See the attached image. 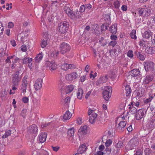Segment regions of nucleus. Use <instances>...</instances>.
Listing matches in <instances>:
<instances>
[{"instance_id": "f257e3e1", "label": "nucleus", "mask_w": 155, "mask_h": 155, "mask_svg": "<svg viewBox=\"0 0 155 155\" xmlns=\"http://www.w3.org/2000/svg\"><path fill=\"white\" fill-rule=\"evenodd\" d=\"M69 26L68 22L66 21L61 22L58 25V30L61 33L64 34L68 30Z\"/></svg>"}, {"instance_id": "f03ea898", "label": "nucleus", "mask_w": 155, "mask_h": 155, "mask_svg": "<svg viewBox=\"0 0 155 155\" xmlns=\"http://www.w3.org/2000/svg\"><path fill=\"white\" fill-rule=\"evenodd\" d=\"M146 6L144 5L143 8H139L138 9V14L140 16L148 17L151 14V10L148 8H145Z\"/></svg>"}, {"instance_id": "7ed1b4c3", "label": "nucleus", "mask_w": 155, "mask_h": 155, "mask_svg": "<svg viewBox=\"0 0 155 155\" xmlns=\"http://www.w3.org/2000/svg\"><path fill=\"white\" fill-rule=\"evenodd\" d=\"M71 49L70 46L67 43L62 42L60 45V52L61 54H64L70 51Z\"/></svg>"}, {"instance_id": "20e7f679", "label": "nucleus", "mask_w": 155, "mask_h": 155, "mask_svg": "<svg viewBox=\"0 0 155 155\" xmlns=\"http://www.w3.org/2000/svg\"><path fill=\"white\" fill-rule=\"evenodd\" d=\"M112 91L111 87L107 86L104 87L102 94L103 97L106 101H108L109 98L110 97Z\"/></svg>"}, {"instance_id": "39448f33", "label": "nucleus", "mask_w": 155, "mask_h": 155, "mask_svg": "<svg viewBox=\"0 0 155 155\" xmlns=\"http://www.w3.org/2000/svg\"><path fill=\"white\" fill-rule=\"evenodd\" d=\"M147 110L145 109H141L139 110L136 112L135 117L136 120H139L144 117L146 113Z\"/></svg>"}, {"instance_id": "423d86ee", "label": "nucleus", "mask_w": 155, "mask_h": 155, "mask_svg": "<svg viewBox=\"0 0 155 155\" xmlns=\"http://www.w3.org/2000/svg\"><path fill=\"white\" fill-rule=\"evenodd\" d=\"M145 70L146 71H153L154 70V64L151 61L144 62L143 64Z\"/></svg>"}, {"instance_id": "0eeeda50", "label": "nucleus", "mask_w": 155, "mask_h": 155, "mask_svg": "<svg viewBox=\"0 0 155 155\" xmlns=\"http://www.w3.org/2000/svg\"><path fill=\"white\" fill-rule=\"evenodd\" d=\"M19 71H16L12 78L13 86H16L18 84L20 79L19 78Z\"/></svg>"}, {"instance_id": "6e6552de", "label": "nucleus", "mask_w": 155, "mask_h": 155, "mask_svg": "<svg viewBox=\"0 0 155 155\" xmlns=\"http://www.w3.org/2000/svg\"><path fill=\"white\" fill-rule=\"evenodd\" d=\"M45 65L47 69L48 68L51 70H55L57 67V64L54 61H51V62L47 61L45 64Z\"/></svg>"}, {"instance_id": "1a4fd4ad", "label": "nucleus", "mask_w": 155, "mask_h": 155, "mask_svg": "<svg viewBox=\"0 0 155 155\" xmlns=\"http://www.w3.org/2000/svg\"><path fill=\"white\" fill-rule=\"evenodd\" d=\"M129 73L132 77L138 78L140 75V71L138 69H134L130 71Z\"/></svg>"}, {"instance_id": "9d476101", "label": "nucleus", "mask_w": 155, "mask_h": 155, "mask_svg": "<svg viewBox=\"0 0 155 155\" xmlns=\"http://www.w3.org/2000/svg\"><path fill=\"white\" fill-rule=\"evenodd\" d=\"M42 80L41 78H38L36 81L35 84V88L37 91L40 89L42 87Z\"/></svg>"}, {"instance_id": "9b49d317", "label": "nucleus", "mask_w": 155, "mask_h": 155, "mask_svg": "<svg viewBox=\"0 0 155 155\" xmlns=\"http://www.w3.org/2000/svg\"><path fill=\"white\" fill-rule=\"evenodd\" d=\"M22 83L21 84V90H22L23 93H25L26 92V89L28 85L27 81V78L25 77L22 79Z\"/></svg>"}, {"instance_id": "f8f14e48", "label": "nucleus", "mask_w": 155, "mask_h": 155, "mask_svg": "<svg viewBox=\"0 0 155 155\" xmlns=\"http://www.w3.org/2000/svg\"><path fill=\"white\" fill-rule=\"evenodd\" d=\"M80 12H78L77 10L76 11L73 12L70 14L69 17L72 19H75L76 18H79L81 16H80Z\"/></svg>"}, {"instance_id": "ddd939ff", "label": "nucleus", "mask_w": 155, "mask_h": 155, "mask_svg": "<svg viewBox=\"0 0 155 155\" xmlns=\"http://www.w3.org/2000/svg\"><path fill=\"white\" fill-rule=\"evenodd\" d=\"M153 78L154 76L152 74L147 75L143 80V83L145 84H148L153 80Z\"/></svg>"}, {"instance_id": "4468645a", "label": "nucleus", "mask_w": 155, "mask_h": 155, "mask_svg": "<svg viewBox=\"0 0 155 155\" xmlns=\"http://www.w3.org/2000/svg\"><path fill=\"white\" fill-rule=\"evenodd\" d=\"M47 133H41L39 135L38 137L40 143H42L45 142L47 137Z\"/></svg>"}, {"instance_id": "2eb2a0df", "label": "nucleus", "mask_w": 155, "mask_h": 155, "mask_svg": "<svg viewBox=\"0 0 155 155\" xmlns=\"http://www.w3.org/2000/svg\"><path fill=\"white\" fill-rule=\"evenodd\" d=\"M38 128L35 124H33L28 127V131L31 133H36L38 131Z\"/></svg>"}, {"instance_id": "dca6fc26", "label": "nucleus", "mask_w": 155, "mask_h": 155, "mask_svg": "<svg viewBox=\"0 0 155 155\" xmlns=\"http://www.w3.org/2000/svg\"><path fill=\"white\" fill-rule=\"evenodd\" d=\"M87 149V147L85 144H83L79 146L77 152L80 154H82L85 152Z\"/></svg>"}, {"instance_id": "f3484780", "label": "nucleus", "mask_w": 155, "mask_h": 155, "mask_svg": "<svg viewBox=\"0 0 155 155\" xmlns=\"http://www.w3.org/2000/svg\"><path fill=\"white\" fill-rule=\"evenodd\" d=\"M97 116V114L96 113H93L90 117L89 120V122L91 124H93L95 122V119Z\"/></svg>"}, {"instance_id": "a211bd4d", "label": "nucleus", "mask_w": 155, "mask_h": 155, "mask_svg": "<svg viewBox=\"0 0 155 155\" xmlns=\"http://www.w3.org/2000/svg\"><path fill=\"white\" fill-rule=\"evenodd\" d=\"M109 31L112 34H116L117 32V25H112L109 28Z\"/></svg>"}, {"instance_id": "6ab92c4d", "label": "nucleus", "mask_w": 155, "mask_h": 155, "mask_svg": "<svg viewBox=\"0 0 155 155\" xmlns=\"http://www.w3.org/2000/svg\"><path fill=\"white\" fill-rule=\"evenodd\" d=\"M64 10L66 13L69 16L70 14L72 13V12L70 8L69 5L66 4L64 7Z\"/></svg>"}, {"instance_id": "aec40b11", "label": "nucleus", "mask_w": 155, "mask_h": 155, "mask_svg": "<svg viewBox=\"0 0 155 155\" xmlns=\"http://www.w3.org/2000/svg\"><path fill=\"white\" fill-rule=\"evenodd\" d=\"M147 126L148 128H153L155 127V119H153L148 123Z\"/></svg>"}, {"instance_id": "412c9836", "label": "nucleus", "mask_w": 155, "mask_h": 155, "mask_svg": "<svg viewBox=\"0 0 155 155\" xmlns=\"http://www.w3.org/2000/svg\"><path fill=\"white\" fill-rule=\"evenodd\" d=\"M87 127H81L79 130L78 132L81 135H84L87 134Z\"/></svg>"}, {"instance_id": "4be33fe9", "label": "nucleus", "mask_w": 155, "mask_h": 155, "mask_svg": "<svg viewBox=\"0 0 155 155\" xmlns=\"http://www.w3.org/2000/svg\"><path fill=\"white\" fill-rule=\"evenodd\" d=\"M72 115L71 113H70L68 110H67L64 115L63 118L65 120H68L71 118Z\"/></svg>"}, {"instance_id": "5701e85b", "label": "nucleus", "mask_w": 155, "mask_h": 155, "mask_svg": "<svg viewBox=\"0 0 155 155\" xmlns=\"http://www.w3.org/2000/svg\"><path fill=\"white\" fill-rule=\"evenodd\" d=\"M74 128L73 127L69 129L67 132L68 136L70 137L71 139H72L73 138V136L74 135Z\"/></svg>"}, {"instance_id": "b1692460", "label": "nucleus", "mask_w": 155, "mask_h": 155, "mask_svg": "<svg viewBox=\"0 0 155 155\" xmlns=\"http://www.w3.org/2000/svg\"><path fill=\"white\" fill-rule=\"evenodd\" d=\"M151 32L150 31L148 30L144 32L143 35V37L144 38L148 39L151 36Z\"/></svg>"}, {"instance_id": "393cba45", "label": "nucleus", "mask_w": 155, "mask_h": 155, "mask_svg": "<svg viewBox=\"0 0 155 155\" xmlns=\"http://www.w3.org/2000/svg\"><path fill=\"white\" fill-rule=\"evenodd\" d=\"M146 50V52L147 54H152L155 53V47H150L147 48Z\"/></svg>"}, {"instance_id": "a878e982", "label": "nucleus", "mask_w": 155, "mask_h": 155, "mask_svg": "<svg viewBox=\"0 0 155 155\" xmlns=\"http://www.w3.org/2000/svg\"><path fill=\"white\" fill-rule=\"evenodd\" d=\"M83 94V90L81 88H79L78 89V92L77 94V98L79 99H81Z\"/></svg>"}, {"instance_id": "bb28decb", "label": "nucleus", "mask_w": 155, "mask_h": 155, "mask_svg": "<svg viewBox=\"0 0 155 155\" xmlns=\"http://www.w3.org/2000/svg\"><path fill=\"white\" fill-rule=\"evenodd\" d=\"M135 54L137 58L140 60L144 61L145 59V58L144 55L142 54L140 52L136 51L135 52Z\"/></svg>"}, {"instance_id": "cd10ccee", "label": "nucleus", "mask_w": 155, "mask_h": 155, "mask_svg": "<svg viewBox=\"0 0 155 155\" xmlns=\"http://www.w3.org/2000/svg\"><path fill=\"white\" fill-rule=\"evenodd\" d=\"M107 76L105 75L100 78L98 80V81L100 83H103L106 82L107 80Z\"/></svg>"}, {"instance_id": "c85d7f7f", "label": "nucleus", "mask_w": 155, "mask_h": 155, "mask_svg": "<svg viewBox=\"0 0 155 155\" xmlns=\"http://www.w3.org/2000/svg\"><path fill=\"white\" fill-rule=\"evenodd\" d=\"M126 125V122L125 121H121L119 124L117 128L118 129L121 130L124 128Z\"/></svg>"}, {"instance_id": "c756f323", "label": "nucleus", "mask_w": 155, "mask_h": 155, "mask_svg": "<svg viewBox=\"0 0 155 155\" xmlns=\"http://www.w3.org/2000/svg\"><path fill=\"white\" fill-rule=\"evenodd\" d=\"M125 87L126 91V96H128L131 93V90L129 86L128 85H126Z\"/></svg>"}, {"instance_id": "7c9ffc66", "label": "nucleus", "mask_w": 155, "mask_h": 155, "mask_svg": "<svg viewBox=\"0 0 155 155\" xmlns=\"http://www.w3.org/2000/svg\"><path fill=\"white\" fill-rule=\"evenodd\" d=\"M42 57L43 55L41 53L38 54L35 58V62L38 63L42 59Z\"/></svg>"}, {"instance_id": "2f4dec72", "label": "nucleus", "mask_w": 155, "mask_h": 155, "mask_svg": "<svg viewBox=\"0 0 155 155\" xmlns=\"http://www.w3.org/2000/svg\"><path fill=\"white\" fill-rule=\"evenodd\" d=\"M69 64L66 63H64L61 65L62 69L65 71L69 69Z\"/></svg>"}, {"instance_id": "473e14b6", "label": "nucleus", "mask_w": 155, "mask_h": 155, "mask_svg": "<svg viewBox=\"0 0 155 155\" xmlns=\"http://www.w3.org/2000/svg\"><path fill=\"white\" fill-rule=\"evenodd\" d=\"M109 77L112 80H114L116 77V74L115 71L111 70L109 74Z\"/></svg>"}, {"instance_id": "72a5a7b5", "label": "nucleus", "mask_w": 155, "mask_h": 155, "mask_svg": "<svg viewBox=\"0 0 155 155\" xmlns=\"http://www.w3.org/2000/svg\"><path fill=\"white\" fill-rule=\"evenodd\" d=\"M130 143H132L131 146L133 148L135 147L138 144V141L137 139L131 140H130Z\"/></svg>"}, {"instance_id": "f704fd0d", "label": "nucleus", "mask_w": 155, "mask_h": 155, "mask_svg": "<svg viewBox=\"0 0 155 155\" xmlns=\"http://www.w3.org/2000/svg\"><path fill=\"white\" fill-rule=\"evenodd\" d=\"M59 84L60 85L61 88L60 90L61 91V94H64V85L63 84V82L61 80H60L59 81Z\"/></svg>"}, {"instance_id": "c9c22d12", "label": "nucleus", "mask_w": 155, "mask_h": 155, "mask_svg": "<svg viewBox=\"0 0 155 155\" xmlns=\"http://www.w3.org/2000/svg\"><path fill=\"white\" fill-rule=\"evenodd\" d=\"M136 33V31L135 30H132L131 32L130 33V35L131 37L134 39H137V36L135 35Z\"/></svg>"}, {"instance_id": "e433bc0d", "label": "nucleus", "mask_w": 155, "mask_h": 155, "mask_svg": "<svg viewBox=\"0 0 155 155\" xmlns=\"http://www.w3.org/2000/svg\"><path fill=\"white\" fill-rule=\"evenodd\" d=\"M12 131L11 130H7L5 131V134L3 135L2 137V138H6L7 137L11 134Z\"/></svg>"}, {"instance_id": "4c0bfd02", "label": "nucleus", "mask_w": 155, "mask_h": 155, "mask_svg": "<svg viewBox=\"0 0 155 155\" xmlns=\"http://www.w3.org/2000/svg\"><path fill=\"white\" fill-rule=\"evenodd\" d=\"M47 41L44 40V39H42V41L41 43V46L42 48H44L47 45Z\"/></svg>"}, {"instance_id": "58836bf2", "label": "nucleus", "mask_w": 155, "mask_h": 155, "mask_svg": "<svg viewBox=\"0 0 155 155\" xmlns=\"http://www.w3.org/2000/svg\"><path fill=\"white\" fill-rule=\"evenodd\" d=\"M151 150L149 148H146L144 150L145 155H150L151 152Z\"/></svg>"}, {"instance_id": "ea45409f", "label": "nucleus", "mask_w": 155, "mask_h": 155, "mask_svg": "<svg viewBox=\"0 0 155 155\" xmlns=\"http://www.w3.org/2000/svg\"><path fill=\"white\" fill-rule=\"evenodd\" d=\"M74 86L73 85H71L70 86H69L67 89V92H66V94H67L68 93H70L74 89Z\"/></svg>"}, {"instance_id": "a19ab883", "label": "nucleus", "mask_w": 155, "mask_h": 155, "mask_svg": "<svg viewBox=\"0 0 155 155\" xmlns=\"http://www.w3.org/2000/svg\"><path fill=\"white\" fill-rule=\"evenodd\" d=\"M129 109L130 110V111H131L133 114L136 113L137 111V109L133 106H130L129 107Z\"/></svg>"}, {"instance_id": "79ce46f5", "label": "nucleus", "mask_w": 155, "mask_h": 155, "mask_svg": "<svg viewBox=\"0 0 155 155\" xmlns=\"http://www.w3.org/2000/svg\"><path fill=\"white\" fill-rule=\"evenodd\" d=\"M27 111V109H23L22 110L21 113L20 114L21 116L23 117L24 118H25V116H26V113Z\"/></svg>"}, {"instance_id": "37998d69", "label": "nucleus", "mask_w": 155, "mask_h": 155, "mask_svg": "<svg viewBox=\"0 0 155 155\" xmlns=\"http://www.w3.org/2000/svg\"><path fill=\"white\" fill-rule=\"evenodd\" d=\"M112 141L110 139L107 140L105 143V146L107 147H109L112 143Z\"/></svg>"}, {"instance_id": "c03bdc74", "label": "nucleus", "mask_w": 155, "mask_h": 155, "mask_svg": "<svg viewBox=\"0 0 155 155\" xmlns=\"http://www.w3.org/2000/svg\"><path fill=\"white\" fill-rule=\"evenodd\" d=\"M71 75L72 80L75 79L78 77V75L76 72H73L71 73Z\"/></svg>"}, {"instance_id": "a18cd8bd", "label": "nucleus", "mask_w": 155, "mask_h": 155, "mask_svg": "<svg viewBox=\"0 0 155 155\" xmlns=\"http://www.w3.org/2000/svg\"><path fill=\"white\" fill-rule=\"evenodd\" d=\"M143 150L140 149H138L136 151V153L134 155H142Z\"/></svg>"}, {"instance_id": "49530a36", "label": "nucleus", "mask_w": 155, "mask_h": 155, "mask_svg": "<svg viewBox=\"0 0 155 155\" xmlns=\"http://www.w3.org/2000/svg\"><path fill=\"white\" fill-rule=\"evenodd\" d=\"M123 146L124 144L123 142L121 141H119L118 142L116 146L118 148H120L123 147Z\"/></svg>"}, {"instance_id": "de8ad7c7", "label": "nucleus", "mask_w": 155, "mask_h": 155, "mask_svg": "<svg viewBox=\"0 0 155 155\" xmlns=\"http://www.w3.org/2000/svg\"><path fill=\"white\" fill-rule=\"evenodd\" d=\"M153 98V97L152 96L150 97L149 98H147L144 101V103L146 104L148 103L151 101Z\"/></svg>"}, {"instance_id": "09e8293b", "label": "nucleus", "mask_w": 155, "mask_h": 155, "mask_svg": "<svg viewBox=\"0 0 155 155\" xmlns=\"http://www.w3.org/2000/svg\"><path fill=\"white\" fill-rule=\"evenodd\" d=\"M145 41L143 40H141L139 42V45L141 46H142L143 47H144L146 46V45L145 43Z\"/></svg>"}, {"instance_id": "8fccbe9b", "label": "nucleus", "mask_w": 155, "mask_h": 155, "mask_svg": "<svg viewBox=\"0 0 155 155\" xmlns=\"http://www.w3.org/2000/svg\"><path fill=\"white\" fill-rule=\"evenodd\" d=\"M70 97H67L64 101V104H69L70 101Z\"/></svg>"}, {"instance_id": "3c124183", "label": "nucleus", "mask_w": 155, "mask_h": 155, "mask_svg": "<svg viewBox=\"0 0 155 155\" xmlns=\"http://www.w3.org/2000/svg\"><path fill=\"white\" fill-rule=\"evenodd\" d=\"M114 5L115 8H118L120 6V3L118 1H117L114 3Z\"/></svg>"}, {"instance_id": "603ef678", "label": "nucleus", "mask_w": 155, "mask_h": 155, "mask_svg": "<svg viewBox=\"0 0 155 155\" xmlns=\"http://www.w3.org/2000/svg\"><path fill=\"white\" fill-rule=\"evenodd\" d=\"M117 44V42L116 41H112L109 43V45L114 47Z\"/></svg>"}, {"instance_id": "864d4df0", "label": "nucleus", "mask_w": 155, "mask_h": 155, "mask_svg": "<svg viewBox=\"0 0 155 155\" xmlns=\"http://www.w3.org/2000/svg\"><path fill=\"white\" fill-rule=\"evenodd\" d=\"M65 78L67 80H72V76H71V73L70 74H67L65 76Z\"/></svg>"}, {"instance_id": "5fc2aeb1", "label": "nucleus", "mask_w": 155, "mask_h": 155, "mask_svg": "<svg viewBox=\"0 0 155 155\" xmlns=\"http://www.w3.org/2000/svg\"><path fill=\"white\" fill-rule=\"evenodd\" d=\"M21 50L23 52H26L27 51L26 46L25 45H22L21 47Z\"/></svg>"}, {"instance_id": "6e6d98bb", "label": "nucleus", "mask_w": 155, "mask_h": 155, "mask_svg": "<svg viewBox=\"0 0 155 155\" xmlns=\"http://www.w3.org/2000/svg\"><path fill=\"white\" fill-rule=\"evenodd\" d=\"M127 55L130 58H132L133 56V51L132 50H129L127 53Z\"/></svg>"}, {"instance_id": "4d7b16f0", "label": "nucleus", "mask_w": 155, "mask_h": 155, "mask_svg": "<svg viewBox=\"0 0 155 155\" xmlns=\"http://www.w3.org/2000/svg\"><path fill=\"white\" fill-rule=\"evenodd\" d=\"M114 34H112L110 36V39L111 40H114V41H116L117 39V36L116 35H114Z\"/></svg>"}, {"instance_id": "13d9d810", "label": "nucleus", "mask_w": 155, "mask_h": 155, "mask_svg": "<svg viewBox=\"0 0 155 155\" xmlns=\"http://www.w3.org/2000/svg\"><path fill=\"white\" fill-rule=\"evenodd\" d=\"M85 6L84 5H82L80 7V13L82 12H83L85 10Z\"/></svg>"}, {"instance_id": "bf43d9fd", "label": "nucleus", "mask_w": 155, "mask_h": 155, "mask_svg": "<svg viewBox=\"0 0 155 155\" xmlns=\"http://www.w3.org/2000/svg\"><path fill=\"white\" fill-rule=\"evenodd\" d=\"M43 38L44 40L47 41L49 38L48 36V33L47 32L44 33L43 34Z\"/></svg>"}, {"instance_id": "052dcab7", "label": "nucleus", "mask_w": 155, "mask_h": 155, "mask_svg": "<svg viewBox=\"0 0 155 155\" xmlns=\"http://www.w3.org/2000/svg\"><path fill=\"white\" fill-rule=\"evenodd\" d=\"M28 97H23L22 98V100L24 103H27L28 102Z\"/></svg>"}, {"instance_id": "680f3d73", "label": "nucleus", "mask_w": 155, "mask_h": 155, "mask_svg": "<svg viewBox=\"0 0 155 155\" xmlns=\"http://www.w3.org/2000/svg\"><path fill=\"white\" fill-rule=\"evenodd\" d=\"M28 60H29V58H25L23 59V63L25 64H28Z\"/></svg>"}, {"instance_id": "e2e57ef3", "label": "nucleus", "mask_w": 155, "mask_h": 155, "mask_svg": "<svg viewBox=\"0 0 155 155\" xmlns=\"http://www.w3.org/2000/svg\"><path fill=\"white\" fill-rule=\"evenodd\" d=\"M59 54V51H57V52H54L51 54V55L52 56H53L54 58L56 57Z\"/></svg>"}, {"instance_id": "0e129e2a", "label": "nucleus", "mask_w": 155, "mask_h": 155, "mask_svg": "<svg viewBox=\"0 0 155 155\" xmlns=\"http://www.w3.org/2000/svg\"><path fill=\"white\" fill-rule=\"evenodd\" d=\"M0 26H1V27H0V35H2L3 34L4 28L2 24H1Z\"/></svg>"}, {"instance_id": "69168bd1", "label": "nucleus", "mask_w": 155, "mask_h": 155, "mask_svg": "<svg viewBox=\"0 0 155 155\" xmlns=\"http://www.w3.org/2000/svg\"><path fill=\"white\" fill-rule=\"evenodd\" d=\"M69 69H74L76 68V67L75 65L74 64H69Z\"/></svg>"}, {"instance_id": "338daca9", "label": "nucleus", "mask_w": 155, "mask_h": 155, "mask_svg": "<svg viewBox=\"0 0 155 155\" xmlns=\"http://www.w3.org/2000/svg\"><path fill=\"white\" fill-rule=\"evenodd\" d=\"M121 9L123 11H126L127 10V7L126 5H123L121 7Z\"/></svg>"}, {"instance_id": "774afa93", "label": "nucleus", "mask_w": 155, "mask_h": 155, "mask_svg": "<svg viewBox=\"0 0 155 155\" xmlns=\"http://www.w3.org/2000/svg\"><path fill=\"white\" fill-rule=\"evenodd\" d=\"M95 113L94 112V110H93L89 109L88 112V114L89 115L92 114V113Z\"/></svg>"}]
</instances>
